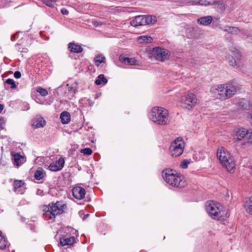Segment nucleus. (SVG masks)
Listing matches in <instances>:
<instances>
[{
    "mask_svg": "<svg viewBox=\"0 0 252 252\" xmlns=\"http://www.w3.org/2000/svg\"><path fill=\"white\" fill-rule=\"evenodd\" d=\"M175 172L171 169H165L162 171V176L169 185L176 188L184 187L186 183L184 177Z\"/></svg>",
    "mask_w": 252,
    "mask_h": 252,
    "instance_id": "nucleus-3",
    "label": "nucleus"
},
{
    "mask_svg": "<svg viewBox=\"0 0 252 252\" xmlns=\"http://www.w3.org/2000/svg\"><path fill=\"white\" fill-rule=\"evenodd\" d=\"M80 152L85 155H91L92 154L93 151L91 148H86L85 149H82Z\"/></svg>",
    "mask_w": 252,
    "mask_h": 252,
    "instance_id": "nucleus-37",
    "label": "nucleus"
},
{
    "mask_svg": "<svg viewBox=\"0 0 252 252\" xmlns=\"http://www.w3.org/2000/svg\"><path fill=\"white\" fill-rule=\"evenodd\" d=\"M234 139L235 141L242 140L246 138L248 142L252 144V131H249L244 128H240L234 131Z\"/></svg>",
    "mask_w": 252,
    "mask_h": 252,
    "instance_id": "nucleus-10",
    "label": "nucleus"
},
{
    "mask_svg": "<svg viewBox=\"0 0 252 252\" xmlns=\"http://www.w3.org/2000/svg\"><path fill=\"white\" fill-rule=\"evenodd\" d=\"M244 207L248 213L252 215V196L250 197L248 201L245 202Z\"/></svg>",
    "mask_w": 252,
    "mask_h": 252,
    "instance_id": "nucleus-23",
    "label": "nucleus"
},
{
    "mask_svg": "<svg viewBox=\"0 0 252 252\" xmlns=\"http://www.w3.org/2000/svg\"><path fill=\"white\" fill-rule=\"evenodd\" d=\"M68 48L73 53H80L83 51V48L79 45L74 42H70L68 45Z\"/></svg>",
    "mask_w": 252,
    "mask_h": 252,
    "instance_id": "nucleus-17",
    "label": "nucleus"
},
{
    "mask_svg": "<svg viewBox=\"0 0 252 252\" xmlns=\"http://www.w3.org/2000/svg\"><path fill=\"white\" fill-rule=\"evenodd\" d=\"M11 39L13 41L15 40H16V37H15V35H13L12 37H11Z\"/></svg>",
    "mask_w": 252,
    "mask_h": 252,
    "instance_id": "nucleus-48",
    "label": "nucleus"
},
{
    "mask_svg": "<svg viewBox=\"0 0 252 252\" xmlns=\"http://www.w3.org/2000/svg\"><path fill=\"white\" fill-rule=\"evenodd\" d=\"M189 163L190 162L188 160L184 159L181 162L180 166L183 169H186L188 167V165Z\"/></svg>",
    "mask_w": 252,
    "mask_h": 252,
    "instance_id": "nucleus-39",
    "label": "nucleus"
},
{
    "mask_svg": "<svg viewBox=\"0 0 252 252\" xmlns=\"http://www.w3.org/2000/svg\"><path fill=\"white\" fill-rule=\"evenodd\" d=\"M205 206L207 213L214 219L222 220L228 217L227 211L219 203L208 201Z\"/></svg>",
    "mask_w": 252,
    "mask_h": 252,
    "instance_id": "nucleus-2",
    "label": "nucleus"
},
{
    "mask_svg": "<svg viewBox=\"0 0 252 252\" xmlns=\"http://www.w3.org/2000/svg\"><path fill=\"white\" fill-rule=\"evenodd\" d=\"M89 216V214H88L84 215V216L83 218V220H85Z\"/></svg>",
    "mask_w": 252,
    "mask_h": 252,
    "instance_id": "nucleus-46",
    "label": "nucleus"
},
{
    "mask_svg": "<svg viewBox=\"0 0 252 252\" xmlns=\"http://www.w3.org/2000/svg\"><path fill=\"white\" fill-rule=\"evenodd\" d=\"M119 61L123 63L128 65H136L138 63V61L134 58H129L122 55L119 57Z\"/></svg>",
    "mask_w": 252,
    "mask_h": 252,
    "instance_id": "nucleus-14",
    "label": "nucleus"
},
{
    "mask_svg": "<svg viewBox=\"0 0 252 252\" xmlns=\"http://www.w3.org/2000/svg\"><path fill=\"white\" fill-rule=\"evenodd\" d=\"M55 163H57V165H59L60 168L62 169L64 165V160L63 158H60L57 161L55 162Z\"/></svg>",
    "mask_w": 252,
    "mask_h": 252,
    "instance_id": "nucleus-38",
    "label": "nucleus"
},
{
    "mask_svg": "<svg viewBox=\"0 0 252 252\" xmlns=\"http://www.w3.org/2000/svg\"><path fill=\"white\" fill-rule=\"evenodd\" d=\"M229 33L232 34H238L240 32V30L237 27H230Z\"/></svg>",
    "mask_w": 252,
    "mask_h": 252,
    "instance_id": "nucleus-35",
    "label": "nucleus"
},
{
    "mask_svg": "<svg viewBox=\"0 0 252 252\" xmlns=\"http://www.w3.org/2000/svg\"><path fill=\"white\" fill-rule=\"evenodd\" d=\"M237 90L238 87L230 83L214 85L211 88L210 93L216 99L224 101L235 95Z\"/></svg>",
    "mask_w": 252,
    "mask_h": 252,
    "instance_id": "nucleus-1",
    "label": "nucleus"
},
{
    "mask_svg": "<svg viewBox=\"0 0 252 252\" xmlns=\"http://www.w3.org/2000/svg\"><path fill=\"white\" fill-rule=\"evenodd\" d=\"M66 208V206L61 201L56 203H51L48 205H44L41 209L45 213L43 214L45 217H49L51 220H54L56 215L62 214Z\"/></svg>",
    "mask_w": 252,
    "mask_h": 252,
    "instance_id": "nucleus-5",
    "label": "nucleus"
},
{
    "mask_svg": "<svg viewBox=\"0 0 252 252\" xmlns=\"http://www.w3.org/2000/svg\"><path fill=\"white\" fill-rule=\"evenodd\" d=\"M7 242L5 238L2 235V233L0 230V249L3 250L6 248Z\"/></svg>",
    "mask_w": 252,
    "mask_h": 252,
    "instance_id": "nucleus-25",
    "label": "nucleus"
},
{
    "mask_svg": "<svg viewBox=\"0 0 252 252\" xmlns=\"http://www.w3.org/2000/svg\"><path fill=\"white\" fill-rule=\"evenodd\" d=\"M216 1L217 2L215 5H217V6L216 7V8H217V10L218 11V12H221L223 11L225 9L224 4L220 1H218V0H216Z\"/></svg>",
    "mask_w": 252,
    "mask_h": 252,
    "instance_id": "nucleus-28",
    "label": "nucleus"
},
{
    "mask_svg": "<svg viewBox=\"0 0 252 252\" xmlns=\"http://www.w3.org/2000/svg\"><path fill=\"white\" fill-rule=\"evenodd\" d=\"M26 50H27V49H25V51H24V52H26Z\"/></svg>",
    "mask_w": 252,
    "mask_h": 252,
    "instance_id": "nucleus-51",
    "label": "nucleus"
},
{
    "mask_svg": "<svg viewBox=\"0 0 252 252\" xmlns=\"http://www.w3.org/2000/svg\"><path fill=\"white\" fill-rule=\"evenodd\" d=\"M217 2L216 0H214L212 2L208 1L207 0H196V5H202V6H209L213 5L215 4Z\"/></svg>",
    "mask_w": 252,
    "mask_h": 252,
    "instance_id": "nucleus-21",
    "label": "nucleus"
},
{
    "mask_svg": "<svg viewBox=\"0 0 252 252\" xmlns=\"http://www.w3.org/2000/svg\"><path fill=\"white\" fill-rule=\"evenodd\" d=\"M182 3L189 6L196 5V0H183Z\"/></svg>",
    "mask_w": 252,
    "mask_h": 252,
    "instance_id": "nucleus-33",
    "label": "nucleus"
},
{
    "mask_svg": "<svg viewBox=\"0 0 252 252\" xmlns=\"http://www.w3.org/2000/svg\"><path fill=\"white\" fill-rule=\"evenodd\" d=\"M99 25V23L97 22H95V24H94V25L96 26H97Z\"/></svg>",
    "mask_w": 252,
    "mask_h": 252,
    "instance_id": "nucleus-49",
    "label": "nucleus"
},
{
    "mask_svg": "<svg viewBox=\"0 0 252 252\" xmlns=\"http://www.w3.org/2000/svg\"><path fill=\"white\" fill-rule=\"evenodd\" d=\"M60 118L63 124H68L70 121V115L69 112L63 111L61 114Z\"/></svg>",
    "mask_w": 252,
    "mask_h": 252,
    "instance_id": "nucleus-19",
    "label": "nucleus"
},
{
    "mask_svg": "<svg viewBox=\"0 0 252 252\" xmlns=\"http://www.w3.org/2000/svg\"><path fill=\"white\" fill-rule=\"evenodd\" d=\"M14 76L16 79L20 78L21 76V73L20 71H16L14 72Z\"/></svg>",
    "mask_w": 252,
    "mask_h": 252,
    "instance_id": "nucleus-42",
    "label": "nucleus"
},
{
    "mask_svg": "<svg viewBox=\"0 0 252 252\" xmlns=\"http://www.w3.org/2000/svg\"><path fill=\"white\" fill-rule=\"evenodd\" d=\"M180 101L184 107L189 110L197 102V98L194 94L189 93L182 96Z\"/></svg>",
    "mask_w": 252,
    "mask_h": 252,
    "instance_id": "nucleus-11",
    "label": "nucleus"
},
{
    "mask_svg": "<svg viewBox=\"0 0 252 252\" xmlns=\"http://www.w3.org/2000/svg\"><path fill=\"white\" fill-rule=\"evenodd\" d=\"M46 124V121L42 117L35 119L32 121V126L35 128L43 127Z\"/></svg>",
    "mask_w": 252,
    "mask_h": 252,
    "instance_id": "nucleus-18",
    "label": "nucleus"
},
{
    "mask_svg": "<svg viewBox=\"0 0 252 252\" xmlns=\"http://www.w3.org/2000/svg\"><path fill=\"white\" fill-rule=\"evenodd\" d=\"M61 11L63 15H68L69 13V11L65 8H62Z\"/></svg>",
    "mask_w": 252,
    "mask_h": 252,
    "instance_id": "nucleus-44",
    "label": "nucleus"
},
{
    "mask_svg": "<svg viewBox=\"0 0 252 252\" xmlns=\"http://www.w3.org/2000/svg\"><path fill=\"white\" fill-rule=\"evenodd\" d=\"M5 120L3 118L0 119V129L3 128Z\"/></svg>",
    "mask_w": 252,
    "mask_h": 252,
    "instance_id": "nucleus-43",
    "label": "nucleus"
},
{
    "mask_svg": "<svg viewBox=\"0 0 252 252\" xmlns=\"http://www.w3.org/2000/svg\"><path fill=\"white\" fill-rule=\"evenodd\" d=\"M45 175V173L43 169L38 170L34 173V178L37 180H40Z\"/></svg>",
    "mask_w": 252,
    "mask_h": 252,
    "instance_id": "nucleus-27",
    "label": "nucleus"
},
{
    "mask_svg": "<svg viewBox=\"0 0 252 252\" xmlns=\"http://www.w3.org/2000/svg\"><path fill=\"white\" fill-rule=\"evenodd\" d=\"M251 173H252V168H251Z\"/></svg>",
    "mask_w": 252,
    "mask_h": 252,
    "instance_id": "nucleus-50",
    "label": "nucleus"
},
{
    "mask_svg": "<svg viewBox=\"0 0 252 252\" xmlns=\"http://www.w3.org/2000/svg\"><path fill=\"white\" fill-rule=\"evenodd\" d=\"M105 58L101 55H97L94 58L95 64L97 66H98L100 63H104L105 62Z\"/></svg>",
    "mask_w": 252,
    "mask_h": 252,
    "instance_id": "nucleus-30",
    "label": "nucleus"
},
{
    "mask_svg": "<svg viewBox=\"0 0 252 252\" xmlns=\"http://www.w3.org/2000/svg\"><path fill=\"white\" fill-rule=\"evenodd\" d=\"M251 39L252 40V38Z\"/></svg>",
    "mask_w": 252,
    "mask_h": 252,
    "instance_id": "nucleus-52",
    "label": "nucleus"
},
{
    "mask_svg": "<svg viewBox=\"0 0 252 252\" xmlns=\"http://www.w3.org/2000/svg\"><path fill=\"white\" fill-rule=\"evenodd\" d=\"M213 21V17L211 16L201 17L197 19V23L204 26H209Z\"/></svg>",
    "mask_w": 252,
    "mask_h": 252,
    "instance_id": "nucleus-15",
    "label": "nucleus"
},
{
    "mask_svg": "<svg viewBox=\"0 0 252 252\" xmlns=\"http://www.w3.org/2000/svg\"><path fill=\"white\" fill-rule=\"evenodd\" d=\"M49 169L51 171H57L61 170L59 167V165H57V163L53 162L50 164L49 166Z\"/></svg>",
    "mask_w": 252,
    "mask_h": 252,
    "instance_id": "nucleus-32",
    "label": "nucleus"
},
{
    "mask_svg": "<svg viewBox=\"0 0 252 252\" xmlns=\"http://www.w3.org/2000/svg\"><path fill=\"white\" fill-rule=\"evenodd\" d=\"M151 56L155 60L161 62L167 60L171 56L170 52L167 49L156 47L150 52Z\"/></svg>",
    "mask_w": 252,
    "mask_h": 252,
    "instance_id": "nucleus-8",
    "label": "nucleus"
},
{
    "mask_svg": "<svg viewBox=\"0 0 252 252\" xmlns=\"http://www.w3.org/2000/svg\"><path fill=\"white\" fill-rule=\"evenodd\" d=\"M212 27L214 28H216V27H218V24L217 23H216L215 21V20H213L212 22Z\"/></svg>",
    "mask_w": 252,
    "mask_h": 252,
    "instance_id": "nucleus-45",
    "label": "nucleus"
},
{
    "mask_svg": "<svg viewBox=\"0 0 252 252\" xmlns=\"http://www.w3.org/2000/svg\"><path fill=\"white\" fill-rule=\"evenodd\" d=\"M102 82L106 83L107 82V79L105 78L103 74H100L95 81V83L97 85H99Z\"/></svg>",
    "mask_w": 252,
    "mask_h": 252,
    "instance_id": "nucleus-26",
    "label": "nucleus"
},
{
    "mask_svg": "<svg viewBox=\"0 0 252 252\" xmlns=\"http://www.w3.org/2000/svg\"><path fill=\"white\" fill-rule=\"evenodd\" d=\"M157 21V17L154 15H139L131 21L133 27L143 25H153Z\"/></svg>",
    "mask_w": 252,
    "mask_h": 252,
    "instance_id": "nucleus-7",
    "label": "nucleus"
},
{
    "mask_svg": "<svg viewBox=\"0 0 252 252\" xmlns=\"http://www.w3.org/2000/svg\"><path fill=\"white\" fill-rule=\"evenodd\" d=\"M11 155L14 160L13 163L15 165L19 166L25 162L24 157L21 155L19 153L12 152Z\"/></svg>",
    "mask_w": 252,
    "mask_h": 252,
    "instance_id": "nucleus-13",
    "label": "nucleus"
},
{
    "mask_svg": "<svg viewBox=\"0 0 252 252\" xmlns=\"http://www.w3.org/2000/svg\"><path fill=\"white\" fill-rule=\"evenodd\" d=\"M185 143L181 137L175 139L170 146V152L172 157H177L181 156L184 151Z\"/></svg>",
    "mask_w": 252,
    "mask_h": 252,
    "instance_id": "nucleus-9",
    "label": "nucleus"
},
{
    "mask_svg": "<svg viewBox=\"0 0 252 252\" xmlns=\"http://www.w3.org/2000/svg\"><path fill=\"white\" fill-rule=\"evenodd\" d=\"M238 107L239 108L242 109H249L250 108V104L247 100L241 99L238 102Z\"/></svg>",
    "mask_w": 252,
    "mask_h": 252,
    "instance_id": "nucleus-20",
    "label": "nucleus"
},
{
    "mask_svg": "<svg viewBox=\"0 0 252 252\" xmlns=\"http://www.w3.org/2000/svg\"><path fill=\"white\" fill-rule=\"evenodd\" d=\"M250 115V123H251V125L252 126V114H251Z\"/></svg>",
    "mask_w": 252,
    "mask_h": 252,
    "instance_id": "nucleus-47",
    "label": "nucleus"
},
{
    "mask_svg": "<svg viewBox=\"0 0 252 252\" xmlns=\"http://www.w3.org/2000/svg\"><path fill=\"white\" fill-rule=\"evenodd\" d=\"M226 59L228 61V63L229 65L231 66H235L236 65V58L234 57V56H231L230 55H227L226 56Z\"/></svg>",
    "mask_w": 252,
    "mask_h": 252,
    "instance_id": "nucleus-29",
    "label": "nucleus"
},
{
    "mask_svg": "<svg viewBox=\"0 0 252 252\" xmlns=\"http://www.w3.org/2000/svg\"><path fill=\"white\" fill-rule=\"evenodd\" d=\"M24 185V182L22 180H15L13 183L14 190H17L22 187Z\"/></svg>",
    "mask_w": 252,
    "mask_h": 252,
    "instance_id": "nucleus-31",
    "label": "nucleus"
},
{
    "mask_svg": "<svg viewBox=\"0 0 252 252\" xmlns=\"http://www.w3.org/2000/svg\"><path fill=\"white\" fill-rule=\"evenodd\" d=\"M5 83L7 84L11 85V89H15L17 87L16 85L15 84L14 80L12 79L8 78L6 80Z\"/></svg>",
    "mask_w": 252,
    "mask_h": 252,
    "instance_id": "nucleus-36",
    "label": "nucleus"
},
{
    "mask_svg": "<svg viewBox=\"0 0 252 252\" xmlns=\"http://www.w3.org/2000/svg\"><path fill=\"white\" fill-rule=\"evenodd\" d=\"M72 194L74 198L80 200L85 197L86 191L84 188L81 187H76L72 189Z\"/></svg>",
    "mask_w": 252,
    "mask_h": 252,
    "instance_id": "nucleus-12",
    "label": "nucleus"
},
{
    "mask_svg": "<svg viewBox=\"0 0 252 252\" xmlns=\"http://www.w3.org/2000/svg\"><path fill=\"white\" fill-rule=\"evenodd\" d=\"M138 40L141 43H151L152 42L153 39V38L148 35H142L140 36L137 38Z\"/></svg>",
    "mask_w": 252,
    "mask_h": 252,
    "instance_id": "nucleus-22",
    "label": "nucleus"
},
{
    "mask_svg": "<svg viewBox=\"0 0 252 252\" xmlns=\"http://www.w3.org/2000/svg\"><path fill=\"white\" fill-rule=\"evenodd\" d=\"M36 91L37 92L39 93L42 96H45L48 94V91L41 87L37 88Z\"/></svg>",
    "mask_w": 252,
    "mask_h": 252,
    "instance_id": "nucleus-34",
    "label": "nucleus"
},
{
    "mask_svg": "<svg viewBox=\"0 0 252 252\" xmlns=\"http://www.w3.org/2000/svg\"><path fill=\"white\" fill-rule=\"evenodd\" d=\"M75 242V238L73 236L71 237H62L60 238V243L62 246L66 245H71Z\"/></svg>",
    "mask_w": 252,
    "mask_h": 252,
    "instance_id": "nucleus-16",
    "label": "nucleus"
},
{
    "mask_svg": "<svg viewBox=\"0 0 252 252\" xmlns=\"http://www.w3.org/2000/svg\"><path fill=\"white\" fill-rule=\"evenodd\" d=\"M230 26H225L223 27H220V29L225 32H228V33H229V32H230Z\"/></svg>",
    "mask_w": 252,
    "mask_h": 252,
    "instance_id": "nucleus-40",
    "label": "nucleus"
},
{
    "mask_svg": "<svg viewBox=\"0 0 252 252\" xmlns=\"http://www.w3.org/2000/svg\"><path fill=\"white\" fill-rule=\"evenodd\" d=\"M44 3L47 6L50 7H53V5L51 3L52 1H50V0H43Z\"/></svg>",
    "mask_w": 252,
    "mask_h": 252,
    "instance_id": "nucleus-41",
    "label": "nucleus"
},
{
    "mask_svg": "<svg viewBox=\"0 0 252 252\" xmlns=\"http://www.w3.org/2000/svg\"><path fill=\"white\" fill-rule=\"evenodd\" d=\"M229 50L232 54V56H234L235 58L237 59V60H240L241 57V54L239 51L234 47H231L229 48Z\"/></svg>",
    "mask_w": 252,
    "mask_h": 252,
    "instance_id": "nucleus-24",
    "label": "nucleus"
},
{
    "mask_svg": "<svg viewBox=\"0 0 252 252\" xmlns=\"http://www.w3.org/2000/svg\"><path fill=\"white\" fill-rule=\"evenodd\" d=\"M149 117L154 123L159 125H167L170 122L168 111L162 107H153Z\"/></svg>",
    "mask_w": 252,
    "mask_h": 252,
    "instance_id": "nucleus-4",
    "label": "nucleus"
},
{
    "mask_svg": "<svg viewBox=\"0 0 252 252\" xmlns=\"http://www.w3.org/2000/svg\"><path fill=\"white\" fill-rule=\"evenodd\" d=\"M217 157L220 162L229 172H231L235 167V162L227 150L221 147L218 149Z\"/></svg>",
    "mask_w": 252,
    "mask_h": 252,
    "instance_id": "nucleus-6",
    "label": "nucleus"
}]
</instances>
